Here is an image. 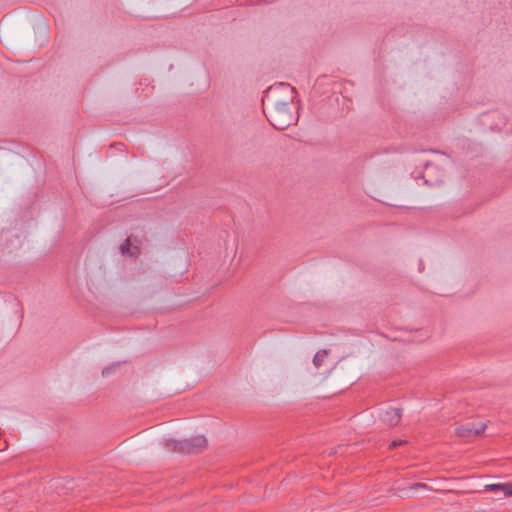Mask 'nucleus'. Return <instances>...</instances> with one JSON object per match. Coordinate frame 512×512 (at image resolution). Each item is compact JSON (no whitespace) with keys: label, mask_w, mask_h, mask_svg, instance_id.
Instances as JSON below:
<instances>
[{"label":"nucleus","mask_w":512,"mask_h":512,"mask_svg":"<svg viewBox=\"0 0 512 512\" xmlns=\"http://www.w3.org/2000/svg\"><path fill=\"white\" fill-rule=\"evenodd\" d=\"M295 88L288 83H278L269 87L263 100L264 114L269 123L278 130H284L297 118L292 112Z\"/></svg>","instance_id":"obj_1"},{"label":"nucleus","mask_w":512,"mask_h":512,"mask_svg":"<svg viewBox=\"0 0 512 512\" xmlns=\"http://www.w3.org/2000/svg\"><path fill=\"white\" fill-rule=\"evenodd\" d=\"M487 428V423L482 421H467L455 428V435L467 441L479 437Z\"/></svg>","instance_id":"obj_2"},{"label":"nucleus","mask_w":512,"mask_h":512,"mask_svg":"<svg viewBox=\"0 0 512 512\" xmlns=\"http://www.w3.org/2000/svg\"><path fill=\"white\" fill-rule=\"evenodd\" d=\"M161 445L166 448H206L207 439L203 435H198L190 439L176 440L173 438H164Z\"/></svg>","instance_id":"obj_3"},{"label":"nucleus","mask_w":512,"mask_h":512,"mask_svg":"<svg viewBox=\"0 0 512 512\" xmlns=\"http://www.w3.org/2000/svg\"><path fill=\"white\" fill-rule=\"evenodd\" d=\"M402 417V409L396 407L381 408L378 413L379 421L387 427L396 426Z\"/></svg>","instance_id":"obj_4"},{"label":"nucleus","mask_w":512,"mask_h":512,"mask_svg":"<svg viewBox=\"0 0 512 512\" xmlns=\"http://www.w3.org/2000/svg\"><path fill=\"white\" fill-rule=\"evenodd\" d=\"M484 491H493L503 497H512V482L486 484Z\"/></svg>","instance_id":"obj_5"},{"label":"nucleus","mask_w":512,"mask_h":512,"mask_svg":"<svg viewBox=\"0 0 512 512\" xmlns=\"http://www.w3.org/2000/svg\"><path fill=\"white\" fill-rule=\"evenodd\" d=\"M120 251L123 255L134 257L139 253V248L137 246H131L130 238H127L121 245Z\"/></svg>","instance_id":"obj_6"},{"label":"nucleus","mask_w":512,"mask_h":512,"mask_svg":"<svg viewBox=\"0 0 512 512\" xmlns=\"http://www.w3.org/2000/svg\"><path fill=\"white\" fill-rule=\"evenodd\" d=\"M328 355V350L326 349H323V350H319L314 358H313V364L316 368H319L321 367V365L323 364L325 358L327 357Z\"/></svg>","instance_id":"obj_7"},{"label":"nucleus","mask_w":512,"mask_h":512,"mask_svg":"<svg viewBox=\"0 0 512 512\" xmlns=\"http://www.w3.org/2000/svg\"><path fill=\"white\" fill-rule=\"evenodd\" d=\"M119 366H120V362H117V363H113L107 367H104L102 370V376L105 378L110 377L113 373H115V371L118 369Z\"/></svg>","instance_id":"obj_8"},{"label":"nucleus","mask_w":512,"mask_h":512,"mask_svg":"<svg viewBox=\"0 0 512 512\" xmlns=\"http://www.w3.org/2000/svg\"><path fill=\"white\" fill-rule=\"evenodd\" d=\"M407 440H402V439H394L388 446V448H395L397 446H401V445H404V444H407Z\"/></svg>","instance_id":"obj_9"},{"label":"nucleus","mask_w":512,"mask_h":512,"mask_svg":"<svg viewBox=\"0 0 512 512\" xmlns=\"http://www.w3.org/2000/svg\"><path fill=\"white\" fill-rule=\"evenodd\" d=\"M424 167H425V173H426V174H425V175H423L422 177L424 178V182H425V184H427V185H431V184L429 183V180H428V179H426V175H428L429 170H430L433 166H432V164H431L430 162H428V161H427V162H425Z\"/></svg>","instance_id":"obj_10"},{"label":"nucleus","mask_w":512,"mask_h":512,"mask_svg":"<svg viewBox=\"0 0 512 512\" xmlns=\"http://www.w3.org/2000/svg\"><path fill=\"white\" fill-rule=\"evenodd\" d=\"M124 147H125V145L123 143H116V144H112L110 146V149L116 148L117 150L122 151V149Z\"/></svg>","instance_id":"obj_11"},{"label":"nucleus","mask_w":512,"mask_h":512,"mask_svg":"<svg viewBox=\"0 0 512 512\" xmlns=\"http://www.w3.org/2000/svg\"><path fill=\"white\" fill-rule=\"evenodd\" d=\"M275 0H257V2L261 3V2H264V3H271V2H274Z\"/></svg>","instance_id":"obj_12"}]
</instances>
